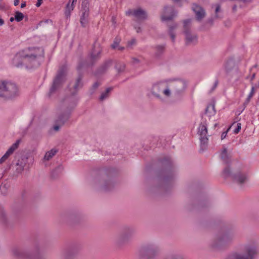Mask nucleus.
Instances as JSON below:
<instances>
[{"instance_id":"1","label":"nucleus","mask_w":259,"mask_h":259,"mask_svg":"<svg viewBox=\"0 0 259 259\" xmlns=\"http://www.w3.org/2000/svg\"><path fill=\"white\" fill-rule=\"evenodd\" d=\"M186 88L185 82L181 80L163 81L153 85L152 93L157 97H159L161 94L169 97L170 90H175L177 93H179Z\"/></svg>"},{"instance_id":"2","label":"nucleus","mask_w":259,"mask_h":259,"mask_svg":"<svg viewBox=\"0 0 259 259\" xmlns=\"http://www.w3.org/2000/svg\"><path fill=\"white\" fill-rule=\"evenodd\" d=\"M257 246L255 241L250 242L243 246L242 251H233L225 259H253L257 254Z\"/></svg>"},{"instance_id":"3","label":"nucleus","mask_w":259,"mask_h":259,"mask_svg":"<svg viewBox=\"0 0 259 259\" xmlns=\"http://www.w3.org/2000/svg\"><path fill=\"white\" fill-rule=\"evenodd\" d=\"M44 52V49L42 48H28L17 53L15 59L18 60L19 58H22L31 61L35 59L37 57L42 56Z\"/></svg>"},{"instance_id":"4","label":"nucleus","mask_w":259,"mask_h":259,"mask_svg":"<svg viewBox=\"0 0 259 259\" xmlns=\"http://www.w3.org/2000/svg\"><path fill=\"white\" fill-rule=\"evenodd\" d=\"M191 19L184 21V33L186 45H195L198 41V36L191 30Z\"/></svg>"},{"instance_id":"5","label":"nucleus","mask_w":259,"mask_h":259,"mask_svg":"<svg viewBox=\"0 0 259 259\" xmlns=\"http://www.w3.org/2000/svg\"><path fill=\"white\" fill-rule=\"evenodd\" d=\"M4 86L2 98L12 99L19 95V90L15 83L4 81Z\"/></svg>"},{"instance_id":"6","label":"nucleus","mask_w":259,"mask_h":259,"mask_svg":"<svg viewBox=\"0 0 259 259\" xmlns=\"http://www.w3.org/2000/svg\"><path fill=\"white\" fill-rule=\"evenodd\" d=\"M234 236L232 234L226 233L220 237H218L214 242L213 246L215 248H222L229 245L233 241Z\"/></svg>"},{"instance_id":"7","label":"nucleus","mask_w":259,"mask_h":259,"mask_svg":"<svg viewBox=\"0 0 259 259\" xmlns=\"http://www.w3.org/2000/svg\"><path fill=\"white\" fill-rule=\"evenodd\" d=\"M66 70L64 67L61 68L58 72L55 78L52 86L51 87L49 95L51 96L53 93L57 91L61 85L64 80Z\"/></svg>"},{"instance_id":"8","label":"nucleus","mask_w":259,"mask_h":259,"mask_svg":"<svg viewBox=\"0 0 259 259\" xmlns=\"http://www.w3.org/2000/svg\"><path fill=\"white\" fill-rule=\"evenodd\" d=\"M177 13L173 6H166L164 7L161 14V20L162 21L171 20L177 16Z\"/></svg>"},{"instance_id":"9","label":"nucleus","mask_w":259,"mask_h":259,"mask_svg":"<svg viewBox=\"0 0 259 259\" xmlns=\"http://www.w3.org/2000/svg\"><path fill=\"white\" fill-rule=\"evenodd\" d=\"M223 174L225 177H231L234 182L239 184L243 183L247 179L246 176L240 172L231 174L230 168L228 167L224 169Z\"/></svg>"},{"instance_id":"10","label":"nucleus","mask_w":259,"mask_h":259,"mask_svg":"<svg viewBox=\"0 0 259 259\" xmlns=\"http://www.w3.org/2000/svg\"><path fill=\"white\" fill-rule=\"evenodd\" d=\"M20 144V140H17L14 143L7 151L5 154L0 159V163H3L6 162L9 157L14 153V152L18 148Z\"/></svg>"},{"instance_id":"11","label":"nucleus","mask_w":259,"mask_h":259,"mask_svg":"<svg viewBox=\"0 0 259 259\" xmlns=\"http://www.w3.org/2000/svg\"><path fill=\"white\" fill-rule=\"evenodd\" d=\"M126 14L128 15H133L139 20H145L147 17L146 12L141 8L134 10V11L130 10L126 12Z\"/></svg>"},{"instance_id":"12","label":"nucleus","mask_w":259,"mask_h":259,"mask_svg":"<svg viewBox=\"0 0 259 259\" xmlns=\"http://www.w3.org/2000/svg\"><path fill=\"white\" fill-rule=\"evenodd\" d=\"M102 52V49L99 44L95 43L93 46L90 56L93 61L99 59Z\"/></svg>"},{"instance_id":"13","label":"nucleus","mask_w":259,"mask_h":259,"mask_svg":"<svg viewBox=\"0 0 259 259\" xmlns=\"http://www.w3.org/2000/svg\"><path fill=\"white\" fill-rule=\"evenodd\" d=\"M158 251V248L154 246H150L144 248L141 250L142 253L144 254L148 259H150L154 256Z\"/></svg>"},{"instance_id":"14","label":"nucleus","mask_w":259,"mask_h":259,"mask_svg":"<svg viewBox=\"0 0 259 259\" xmlns=\"http://www.w3.org/2000/svg\"><path fill=\"white\" fill-rule=\"evenodd\" d=\"M192 9L195 14L197 20L200 21L205 17V11L201 6L194 4L192 7Z\"/></svg>"},{"instance_id":"15","label":"nucleus","mask_w":259,"mask_h":259,"mask_svg":"<svg viewBox=\"0 0 259 259\" xmlns=\"http://www.w3.org/2000/svg\"><path fill=\"white\" fill-rule=\"evenodd\" d=\"M178 25L176 23H174L168 25V33L170 35L172 42H175L176 38V33L175 30L177 28Z\"/></svg>"},{"instance_id":"16","label":"nucleus","mask_w":259,"mask_h":259,"mask_svg":"<svg viewBox=\"0 0 259 259\" xmlns=\"http://www.w3.org/2000/svg\"><path fill=\"white\" fill-rule=\"evenodd\" d=\"M165 48V45H157L155 47V55L158 57L162 54Z\"/></svg>"},{"instance_id":"17","label":"nucleus","mask_w":259,"mask_h":259,"mask_svg":"<svg viewBox=\"0 0 259 259\" xmlns=\"http://www.w3.org/2000/svg\"><path fill=\"white\" fill-rule=\"evenodd\" d=\"M216 111L215 110L214 106L213 105H210L206 108L205 114L208 117H211L215 114Z\"/></svg>"},{"instance_id":"18","label":"nucleus","mask_w":259,"mask_h":259,"mask_svg":"<svg viewBox=\"0 0 259 259\" xmlns=\"http://www.w3.org/2000/svg\"><path fill=\"white\" fill-rule=\"evenodd\" d=\"M89 3L87 0H84L83 1H82L81 4V12L84 13H89Z\"/></svg>"},{"instance_id":"19","label":"nucleus","mask_w":259,"mask_h":259,"mask_svg":"<svg viewBox=\"0 0 259 259\" xmlns=\"http://www.w3.org/2000/svg\"><path fill=\"white\" fill-rule=\"evenodd\" d=\"M198 134L200 137H205L207 134L206 126L204 124H201L198 128Z\"/></svg>"},{"instance_id":"20","label":"nucleus","mask_w":259,"mask_h":259,"mask_svg":"<svg viewBox=\"0 0 259 259\" xmlns=\"http://www.w3.org/2000/svg\"><path fill=\"white\" fill-rule=\"evenodd\" d=\"M89 16V13H81V16L80 17V22L82 27H85L88 23V18Z\"/></svg>"},{"instance_id":"21","label":"nucleus","mask_w":259,"mask_h":259,"mask_svg":"<svg viewBox=\"0 0 259 259\" xmlns=\"http://www.w3.org/2000/svg\"><path fill=\"white\" fill-rule=\"evenodd\" d=\"M57 151L55 149H52L46 153L44 156V160H49L51 159L57 153Z\"/></svg>"},{"instance_id":"22","label":"nucleus","mask_w":259,"mask_h":259,"mask_svg":"<svg viewBox=\"0 0 259 259\" xmlns=\"http://www.w3.org/2000/svg\"><path fill=\"white\" fill-rule=\"evenodd\" d=\"M221 12V6L219 4L216 5L215 9V14L214 16V19H221L223 18V15L219 14Z\"/></svg>"},{"instance_id":"23","label":"nucleus","mask_w":259,"mask_h":259,"mask_svg":"<svg viewBox=\"0 0 259 259\" xmlns=\"http://www.w3.org/2000/svg\"><path fill=\"white\" fill-rule=\"evenodd\" d=\"M200 140L201 149L202 150H204L207 146V144L208 143V139L206 137V136L200 137Z\"/></svg>"},{"instance_id":"24","label":"nucleus","mask_w":259,"mask_h":259,"mask_svg":"<svg viewBox=\"0 0 259 259\" xmlns=\"http://www.w3.org/2000/svg\"><path fill=\"white\" fill-rule=\"evenodd\" d=\"M239 59L238 58H236L234 56H231L229 58L227 63L228 65H231L233 64H238L239 63Z\"/></svg>"},{"instance_id":"25","label":"nucleus","mask_w":259,"mask_h":259,"mask_svg":"<svg viewBox=\"0 0 259 259\" xmlns=\"http://www.w3.org/2000/svg\"><path fill=\"white\" fill-rule=\"evenodd\" d=\"M112 90V88H108L106 89V91L104 93H103L100 97V100L103 101L107 98L109 96V94Z\"/></svg>"},{"instance_id":"26","label":"nucleus","mask_w":259,"mask_h":259,"mask_svg":"<svg viewBox=\"0 0 259 259\" xmlns=\"http://www.w3.org/2000/svg\"><path fill=\"white\" fill-rule=\"evenodd\" d=\"M24 17L23 14L19 11L15 12V19L17 22H20Z\"/></svg>"},{"instance_id":"27","label":"nucleus","mask_w":259,"mask_h":259,"mask_svg":"<svg viewBox=\"0 0 259 259\" xmlns=\"http://www.w3.org/2000/svg\"><path fill=\"white\" fill-rule=\"evenodd\" d=\"M121 41V38L119 37H116L114 40L113 44L111 45V47L112 49H116L118 46L120 42Z\"/></svg>"},{"instance_id":"28","label":"nucleus","mask_w":259,"mask_h":259,"mask_svg":"<svg viewBox=\"0 0 259 259\" xmlns=\"http://www.w3.org/2000/svg\"><path fill=\"white\" fill-rule=\"evenodd\" d=\"M221 156L222 159L225 162H227L228 154L227 149L224 148L221 152Z\"/></svg>"},{"instance_id":"29","label":"nucleus","mask_w":259,"mask_h":259,"mask_svg":"<svg viewBox=\"0 0 259 259\" xmlns=\"http://www.w3.org/2000/svg\"><path fill=\"white\" fill-rule=\"evenodd\" d=\"M73 6H72V4L71 5H70L69 4H67L66 7V10L65 11V15L67 17H68L70 16V11L73 10Z\"/></svg>"},{"instance_id":"30","label":"nucleus","mask_w":259,"mask_h":259,"mask_svg":"<svg viewBox=\"0 0 259 259\" xmlns=\"http://www.w3.org/2000/svg\"><path fill=\"white\" fill-rule=\"evenodd\" d=\"M69 117V113L65 114V115H62L58 120V122L63 124L65 121L68 119Z\"/></svg>"},{"instance_id":"31","label":"nucleus","mask_w":259,"mask_h":259,"mask_svg":"<svg viewBox=\"0 0 259 259\" xmlns=\"http://www.w3.org/2000/svg\"><path fill=\"white\" fill-rule=\"evenodd\" d=\"M81 78L80 77H79L77 79L74 85V88L75 90H77L79 88H81L82 86V84L81 82Z\"/></svg>"},{"instance_id":"32","label":"nucleus","mask_w":259,"mask_h":259,"mask_svg":"<svg viewBox=\"0 0 259 259\" xmlns=\"http://www.w3.org/2000/svg\"><path fill=\"white\" fill-rule=\"evenodd\" d=\"M129 238L128 235L127 234H122L119 237V242H124L126 241Z\"/></svg>"},{"instance_id":"33","label":"nucleus","mask_w":259,"mask_h":259,"mask_svg":"<svg viewBox=\"0 0 259 259\" xmlns=\"http://www.w3.org/2000/svg\"><path fill=\"white\" fill-rule=\"evenodd\" d=\"M254 94V88L253 87H252L251 91L250 93L249 94L247 100L248 102H249L250 100V99L253 97V95Z\"/></svg>"},{"instance_id":"34","label":"nucleus","mask_w":259,"mask_h":259,"mask_svg":"<svg viewBox=\"0 0 259 259\" xmlns=\"http://www.w3.org/2000/svg\"><path fill=\"white\" fill-rule=\"evenodd\" d=\"M117 62L116 60H113L111 59H109L105 62L104 65H110L112 64H117Z\"/></svg>"},{"instance_id":"35","label":"nucleus","mask_w":259,"mask_h":259,"mask_svg":"<svg viewBox=\"0 0 259 259\" xmlns=\"http://www.w3.org/2000/svg\"><path fill=\"white\" fill-rule=\"evenodd\" d=\"M4 81L0 80V98L3 97Z\"/></svg>"},{"instance_id":"36","label":"nucleus","mask_w":259,"mask_h":259,"mask_svg":"<svg viewBox=\"0 0 259 259\" xmlns=\"http://www.w3.org/2000/svg\"><path fill=\"white\" fill-rule=\"evenodd\" d=\"M241 128V124L240 123H237L236 124V127L234 131V133L235 134H238L239 132L240 131Z\"/></svg>"},{"instance_id":"37","label":"nucleus","mask_w":259,"mask_h":259,"mask_svg":"<svg viewBox=\"0 0 259 259\" xmlns=\"http://www.w3.org/2000/svg\"><path fill=\"white\" fill-rule=\"evenodd\" d=\"M100 84L98 82H95L92 87V90L93 91L92 93H93L98 88Z\"/></svg>"},{"instance_id":"38","label":"nucleus","mask_w":259,"mask_h":259,"mask_svg":"<svg viewBox=\"0 0 259 259\" xmlns=\"http://www.w3.org/2000/svg\"><path fill=\"white\" fill-rule=\"evenodd\" d=\"M168 259H185L182 256L179 255H175Z\"/></svg>"},{"instance_id":"39","label":"nucleus","mask_w":259,"mask_h":259,"mask_svg":"<svg viewBox=\"0 0 259 259\" xmlns=\"http://www.w3.org/2000/svg\"><path fill=\"white\" fill-rule=\"evenodd\" d=\"M132 63L134 64H139L142 63L141 60L139 58H133Z\"/></svg>"},{"instance_id":"40","label":"nucleus","mask_w":259,"mask_h":259,"mask_svg":"<svg viewBox=\"0 0 259 259\" xmlns=\"http://www.w3.org/2000/svg\"><path fill=\"white\" fill-rule=\"evenodd\" d=\"M14 254L18 257H21L20 251L19 249H15L14 251Z\"/></svg>"},{"instance_id":"41","label":"nucleus","mask_w":259,"mask_h":259,"mask_svg":"<svg viewBox=\"0 0 259 259\" xmlns=\"http://www.w3.org/2000/svg\"><path fill=\"white\" fill-rule=\"evenodd\" d=\"M172 1L179 5H181V3L186 1V0H172Z\"/></svg>"},{"instance_id":"42","label":"nucleus","mask_w":259,"mask_h":259,"mask_svg":"<svg viewBox=\"0 0 259 259\" xmlns=\"http://www.w3.org/2000/svg\"><path fill=\"white\" fill-rule=\"evenodd\" d=\"M24 169V163L23 162L21 163V164L20 165V167H18L17 168V170L18 172L22 171Z\"/></svg>"},{"instance_id":"43","label":"nucleus","mask_w":259,"mask_h":259,"mask_svg":"<svg viewBox=\"0 0 259 259\" xmlns=\"http://www.w3.org/2000/svg\"><path fill=\"white\" fill-rule=\"evenodd\" d=\"M5 217V212L4 210H0V218L3 221L4 220V218Z\"/></svg>"},{"instance_id":"44","label":"nucleus","mask_w":259,"mask_h":259,"mask_svg":"<svg viewBox=\"0 0 259 259\" xmlns=\"http://www.w3.org/2000/svg\"><path fill=\"white\" fill-rule=\"evenodd\" d=\"M218 83H219L218 80H215L213 86L211 89V92H213L216 89V88L217 87V86L218 85Z\"/></svg>"},{"instance_id":"45","label":"nucleus","mask_w":259,"mask_h":259,"mask_svg":"<svg viewBox=\"0 0 259 259\" xmlns=\"http://www.w3.org/2000/svg\"><path fill=\"white\" fill-rule=\"evenodd\" d=\"M136 40L135 39L133 38L131 41H128V46H131L135 45L136 44Z\"/></svg>"},{"instance_id":"46","label":"nucleus","mask_w":259,"mask_h":259,"mask_svg":"<svg viewBox=\"0 0 259 259\" xmlns=\"http://www.w3.org/2000/svg\"><path fill=\"white\" fill-rule=\"evenodd\" d=\"M135 29L137 33H140L142 31L141 28L139 26H135Z\"/></svg>"},{"instance_id":"47","label":"nucleus","mask_w":259,"mask_h":259,"mask_svg":"<svg viewBox=\"0 0 259 259\" xmlns=\"http://www.w3.org/2000/svg\"><path fill=\"white\" fill-rule=\"evenodd\" d=\"M227 132H223L221 135V139L223 140L225 139L227 136Z\"/></svg>"},{"instance_id":"48","label":"nucleus","mask_w":259,"mask_h":259,"mask_svg":"<svg viewBox=\"0 0 259 259\" xmlns=\"http://www.w3.org/2000/svg\"><path fill=\"white\" fill-rule=\"evenodd\" d=\"M42 0H37V2L35 5L37 7H39L41 5V4L42 3Z\"/></svg>"},{"instance_id":"49","label":"nucleus","mask_w":259,"mask_h":259,"mask_svg":"<svg viewBox=\"0 0 259 259\" xmlns=\"http://www.w3.org/2000/svg\"><path fill=\"white\" fill-rule=\"evenodd\" d=\"M215 19L213 18H211L210 19H209L208 20V22L210 23H211V24H213V20H214Z\"/></svg>"},{"instance_id":"50","label":"nucleus","mask_w":259,"mask_h":259,"mask_svg":"<svg viewBox=\"0 0 259 259\" xmlns=\"http://www.w3.org/2000/svg\"><path fill=\"white\" fill-rule=\"evenodd\" d=\"M19 2L20 0H15L14 4L15 6H18L19 4Z\"/></svg>"},{"instance_id":"51","label":"nucleus","mask_w":259,"mask_h":259,"mask_svg":"<svg viewBox=\"0 0 259 259\" xmlns=\"http://www.w3.org/2000/svg\"><path fill=\"white\" fill-rule=\"evenodd\" d=\"M59 128H60V126L57 125H55V126H54V130L55 131H58V130H59Z\"/></svg>"},{"instance_id":"52","label":"nucleus","mask_w":259,"mask_h":259,"mask_svg":"<svg viewBox=\"0 0 259 259\" xmlns=\"http://www.w3.org/2000/svg\"><path fill=\"white\" fill-rule=\"evenodd\" d=\"M237 10V6L236 5H234L232 8V10L234 12H235Z\"/></svg>"},{"instance_id":"53","label":"nucleus","mask_w":259,"mask_h":259,"mask_svg":"<svg viewBox=\"0 0 259 259\" xmlns=\"http://www.w3.org/2000/svg\"><path fill=\"white\" fill-rule=\"evenodd\" d=\"M25 6H26V3H25V2H24V3H22L21 4V8H23L25 7Z\"/></svg>"},{"instance_id":"54","label":"nucleus","mask_w":259,"mask_h":259,"mask_svg":"<svg viewBox=\"0 0 259 259\" xmlns=\"http://www.w3.org/2000/svg\"><path fill=\"white\" fill-rule=\"evenodd\" d=\"M116 67H116V69H117V70H119V69H120V68L121 67H123V68H124V66H121V65H119V66H116Z\"/></svg>"},{"instance_id":"55","label":"nucleus","mask_w":259,"mask_h":259,"mask_svg":"<svg viewBox=\"0 0 259 259\" xmlns=\"http://www.w3.org/2000/svg\"><path fill=\"white\" fill-rule=\"evenodd\" d=\"M15 19V18L11 17L10 19V21L11 22H13Z\"/></svg>"},{"instance_id":"56","label":"nucleus","mask_w":259,"mask_h":259,"mask_svg":"<svg viewBox=\"0 0 259 259\" xmlns=\"http://www.w3.org/2000/svg\"><path fill=\"white\" fill-rule=\"evenodd\" d=\"M124 47H120L118 48V49L119 50H120V51H122L123 50H124Z\"/></svg>"},{"instance_id":"57","label":"nucleus","mask_w":259,"mask_h":259,"mask_svg":"<svg viewBox=\"0 0 259 259\" xmlns=\"http://www.w3.org/2000/svg\"><path fill=\"white\" fill-rule=\"evenodd\" d=\"M255 77V73H253L252 75V76H251V79L252 80L253 79H254Z\"/></svg>"},{"instance_id":"58","label":"nucleus","mask_w":259,"mask_h":259,"mask_svg":"<svg viewBox=\"0 0 259 259\" xmlns=\"http://www.w3.org/2000/svg\"><path fill=\"white\" fill-rule=\"evenodd\" d=\"M76 1H77V0H72V4L73 5V3L76 2Z\"/></svg>"},{"instance_id":"59","label":"nucleus","mask_w":259,"mask_h":259,"mask_svg":"<svg viewBox=\"0 0 259 259\" xmlns=\"http://www.w3.org/2000/svg\"><path fill=\"white\" fill-rule=\"evenodd\" d=\"M3 186H1V189H3Z\"/></svg>"},{"instance_id":"60","label":"nucleus","mask_w":259,"mask_h":259,"mask_svg":"<svg viewBox=\"0 0 259 259\" xmlns=\"http://www.w3.org/2000/svg\"><path fill=\"white\" fill-rule=\"evenodd\" d=\"M18 65H22V63H19V64H18Z\"/></svg>"},{"instance_id":"61","label":"nucleus","mask_w":259,"mask_h":259,"mask_svg":"<svg viewBox=\"0 0 259 259\" xmlns=\"http://www.w3.org/2000/svg\"><path fill=\"white\" fill-rule=\"evenodd\" d=\"M17 165H18V166H19V163H18Z\"/></svg>"}]
</instances>
